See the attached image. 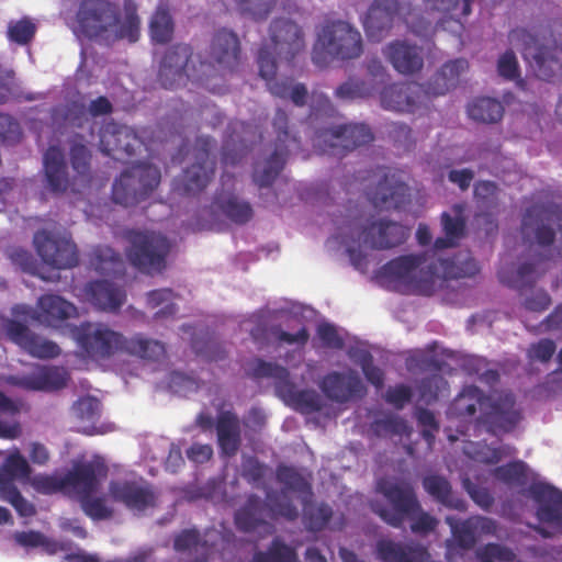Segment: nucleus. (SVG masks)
I'll return each instance as SVG.
<instances>
[{"mask_svg": "<svg viewBox=\"0 0 562 562\" xmlns=\"http://www.w3.org/2000/svg\"><path fill=\"white\" fill-rule=\"evenodd\" d=\"M477 408L481 414L475 418V424L485 426L491 435L510 432L522 418L513 393L502 392L493 397L475 385H467L461 390L449 405L448 416L461 422L472 420Z\"/></svg>", "mask_w": 562, "mask_h": 562, "instance_id": "1", "label": "nucleus"}, {"mask_svg": "<svg viewBox=\"0 0 562 562\" xmlns=\"http://www.w3.org/2000/svg\"><path fill=\"white\" fill-rule=\"evenodd\" d=\"M125 16L120 22V8L110 0H81L76 13L75 32L87 38L127 40L140 36V20L134 0H124Z\"/></svg>", "mask_w": 562, "mask_h": 562, "instance_id": "2", "label": "nucleus"}, {"mask_svg": "<svg viewBox=\"0 0 562 562\" xmlns=\"http://www.w3.org/2000/svg\"><path fill=\"white\" fill-rule=\"evenodd\" d=\"M508 41L521 49L538 79L551 82L562 74V23L553 21L515 27L508 33Z\"/></svg>", "mask_w": 562, "mask_h": 562, "instance_id": "3", "label": "nucleus"}, {"mask_svg": "<svg viewBox=\"0 0 562 562\" xmlns=\"http://www.w3.org/2000/svg\"><path fill=\"white\" fill-rule=\"evenodd\" d=\"M376 491L384 496L390 507L378 501L370 503L371 510L393 528H402L409 519L414 533L427 535L438 526V519L425 512L411 483L386 477L376 482Z\"/></svg>", "mask_w": 562, "mask_h": 562, "instance_id": "4", "label": "nucleus"}, {"mask_svg": "<svg viewBox=\"0 0 562 562\" xmlns=\"http://www.w3.org/2000/svg\"><path fill=\"white\" fill-rule=\"evenodd\" d=\"M363 53L361 33L350 23L341 20L328 21L317 32L312 60L325 67L330 60H351Z\"/></svg>", "mask_w": 562, "mask_h": 562, "instance_id": "5", "label": "nucleus"}, {"mask_svg": "<svg viewBox=\"0 0 562 562\" xmlns=\"http://www.w3.org/2000/svg\"><path fill=\"white\" fill-rule=\"evenodd\" d=\"M198 63L200 72L193 74V78L207 89L210 78L235 72L241 63L238 35L226 27L216 30L205 52L198 55Z\"/></svg>", "mask_w": 562, "mask_h": 562, "instance_id": "6", "label": "nucleus"}, {"mask_svg": "<svg viewBox=\"0 0 562 562\" xmlns=\"http://www.w3.org/2000/svg\"><path fill=\"white\" fill-rule=\"evenodd\" d=\"M71 336L86 361L103 363L124 355L126 336L106 323L82 322L71 328Z\"/></svg>", "mask_w": 562, "mask_h": 562, "instance_id": "7", "label": "nucleus"}, {"mask_svg": "<svg viewBox=\"0 0 562 562\" xmlns=\"http://www.w3.org/2000/svg\"><path fill=\"white\" fill-rule=\"evenodd\" d=\"M356 180L360 182L368 200L375 207L402 210L411 202L408 186L400 173L390 167L376 166L359 171Z\"/></svg>", "mask_w": 562, "mask_h": 562, "instance_id": "8", "label": "nucleus"}, {"mask_svg": "<svg viewBox=\"0 0 562 562\" xmlns=\"http://www.w3.org/2000/svg\"><path fill=\"white\" fill-rule=\"evenodd\" d=\"M247 374L255 379L272 378L277 393L303 414L316 413L323 408V400L315 390H296L285 367L255 358L248 364Z\"/></svg>", "mask_w": 562, "mask_h": 562, "instance_id": "9", "label": "nucleus"}, {"mask_svg": "<svg viewBox=\"0 0 562 562\" xmlns=\"http://www.w3.org/2000/svg\"><path fill=\"white\" fill-rule=\"evenodd\" d=\"M160 179V170L157 167L145 162L133 165L114 180L112 201L125 207L134 206L151 195Z\"/></svg>", "mask_w": 562, "mask_h": 562, "instance_id": "10", "label": "nucleus"}, {"mask_svg": "<svg viewBox=\"0 0 562 562\" xmlns=\"http://www.w3.org/2000/svg\"><path fill=\"white\" fill-rule=\"evenodd\" d=\"M126 256L135 268L147 274L160 273L166 268L171 245L168 238L155 232L130 231Z\"/></svg>", "mask_w": 562, "mask_h": 562, "instance_id": "11", "label": "nucleus"}, {"mask_svg": "<svg viewBox=\"0 0 562 562\" xmlns=\"http://www.w3.org/2000/svg\"><path fill=\"white\" fill-rule=\"evenodd\" d=\"M288 123V114L278 109L272 121L277 133L274 149L268 157L258 159L254 165L252 181L260 189L270 187L280 175L286 162L290 146H299V139L291 135Z\"/></svg>", "mask_w": 562, "mask_h": 562, "instance_id": "12", "label": "nucleus"}, {"mask_svg": "<svg viewBox=\"0 0 562 562\" xmlns=\"http://www.w3.org/2000/svg\"><path fill=\"white\" fill-rule=\"evenodd\" d=\"M215 148L216 140L210 136H200L195 139L194 162L183 170L176 183V190L180 194L195 195L207 187L215 175Z\"/></svg>", "mask_w": 562, "mask_h": 562, "instance_id": "13", "label": "nucleus"}, {"mask_svg": "<svg viewBox=\"0 0 562 562\" xmlns=\"http://www.w3.org/2000/svg\"><path fill=\"white\" fill-rule=\"evenodd\" d=\"M562 207L554 203L533 204L529 206L521 220V236L524 240L535 243L540 247H551L555 240L552 224L560 229Z\"/></svg>", "mask_w": 562, "mask_h": 562, "instance_id": "14", "label": "nucleus"}, {"mask_svg": "<svg viewBox=\"0 0 562 562\" xmlns=\"http://www.w3.org/2000/svg\"><path fill=\"white\" fill-rule=\"evenodd\" d=\"M373 140V134L366 124H345L323 131L316 139L315 146L323 154L336 158L345 157L357 147Z\"/></svg>", "mask_w": 562, "mask_h": 562, "instance_id": "15", "label": "nucleus"}, {"mask_svg": "<svg viewBox=\"0 0 562 562\" xmlns=\"http://www.w3.org/2000/svg\"><path fill=\"white\" fill-rule=\"evenodd\" d=\"M200 72V64L192 58V49L187 44L169 47L159 66L158 80L165 89H176L187 80L200 83L193 74Z\"/></svg>", "mask_w": 562, "mask_h": 562, "instance_id": "16", "label": "nucleus"}, {"mask_svg": "<svg viewBox=\"0 0 562 562\" xmlns=\"http://www.w3.org/2000/svg\"><path fill=\"white\" fill-rule=\"evenodd\" d=\"M33 244L42 261L52 268L70 269L79 262L77 246L70 237L42 229L34 234Z\"/></svg>", "mask_w": 562, "mask_h": 562, "instance_id": "17", "label": "nucleus"}, {"mask_svg": "<svg viewBox=\"0 0 562 562\" xmlns=\"http://www.w3.org/2000/svg\"><path fill=\"white\" fill-rule=\"evenodd\" d=\"M265 47H268L276 61H291L305 49L304 33L296 23L288 19H276L270 25V42L260 48Z\"/></svg>", "mask_w": 562, "mask_h": 562, "instance_id": "18", "label": "nucleus"}, {"mask_svg": "<svg viewBox=\"0 0 562 562\" xmlns=\"http://www.w3.org/2000/svg\"><path fill=\"white\" fill-rule=\"evenodd\" d=\"M430 99L427 87L416 83H391L380 91V102L384 110L398 113H414Z\"/></svg>", "mask_w": 562, "mask_h": 562, "instance_id": "19", "label": "nucleus"}, {"mask_svg": "<svg viewBox=\"0 0 562 562\" xmlns=\"http://www.w3.org/2000/svg\"><path fill=\"white\" fill-rule=\"evenodd\" d=\"M109 495L115 503L126 508L144 512L154 507L157 494L150 483L139 477L137 480H112L109 484Z\"/></svg>", "mask_w": 562, "mask_h": 562, "instance_id": "20", "label": "nucleus"}, {"mask_svg": "<svg viewBox=\"0 0 562 562\" xmlns=\"http://www.w3.org/2000/svg\"><path fill=\"white\" fill-rule=\"evenodd\" d=\"M319 389L324 395L338 404L360 400L367 395V387L356 370L331 371L323 376Z\"/></svg>", "mask_w": 562, "mask_h": 562, "instance_id": "21", "label": "nucleus"}, {"mask_svg": "<svg viewBox=\"0 0 562 562\" xmlns=\"http://www.w3.org/2000/svg\"><path fill=\"white\" fill-rule=\"evenodd\" d=\"M99 137L100 150L115 160L133 156L142 145L139 137L131 127L114 122L105 123L100 130Z\"/></svg>", "mask_w": 562, "mask_h": 562, "instance_id": "22", "label": "nucleus"}, {"mask_svg": "<svg viewBox=\"0 0 562 562\" xmlns=\"http://www.w3.org/2000/svg\"><path fill=\"white\" fill-rule=\"evenodd\" d=\"M83 296L97 311L117 313L126 302L124 288L108 280H93L85 284Z\"/></svg>", "mask_w": 562, "mask_h": 562, "instance_id": "23", "label": "nucleus"}, {"mask_svg": "<svg viewBox=\"0 0 562 562\" xmlns=\"http://www.w3.org/2000/svg\"><path fill=\"white\" fill-rule=\"evenodd\" d=\"M526 495L538 504L537 517L540 521L562 529V491L550 484L538 482L528 487Z\"/></svg>", "mask_w": 562, "mask_h": 562, "instance_id": "24", "label": "nucleus"}, {"mask_svg": "<svg viewBox=\"0 0 562 562\" xmlns=\"http://www.w3.org/2000/svg\"><path fill=\"white\" fill-rule=\"evenodd\" d=\"M108 468L101 461H88L76 463L65 474L66 490L77 493L79 498L98 492L101 480L106 477Z\"/></svg>", "mask_w": 562, "mask_h": 562, "instance_id": "25", "label": "nucleus"}, {"mask_svg": "<svg viewBox=\"0 0 562 562\" xmlns=\"http://www.w3.org/2000/svg\"><path fill=\"white\" fill-rule=\"evenodd\" d=\"M408 236L407 227L385 220L372 222L361 232L362 243L373 249H390L400 246Z\"/></svg>", "mask_w": 562, "mask_h": 562, "instance_id": "26", "label": "nucleus"}, {"mask_svg": "<svg viewBox=\"0 0 562 562\" xmlns=\"http://www.w3.org/2000/svg\"><path fill=\"white\" fill-rule=\"evenodd\" d=\"M400 10L398 0H373L363 20L368 37L376 42L381 41L392 29Z\"/></svg>", "mask_w": 562, "mask_h": 562, "instance_id": "27", "label": "nucleus"}, {"mask_svg": "<svg viewBox=\"0 0 562 562\" xmlns=\"http://www.w3.org/2000/svg\"><path fill=\"white\" fill-rule=\"evenodd\" d=\"M70 381L69 371L61 366H37L31 373L19 379L18 385L27 391L55 392L65 389Z\"/></svg>", "mask_w": 562, "mask_h": 562, "instance_id": "28", "label": "nucleus"}, {"mask_svg": "<svg viewBox=\"0 0 562 562\" xmlns=\"http://www.w3.org/2000/svg\"><path fill=\"white\" fill-rule=\"evenodd\" d=\"M383 55L402 75H413L422 70L424 58L420 49L406 41L396 40L389 43L383 49Z\"/></svg>", "mask_w": 562, "mask_h": 562, "instance_id": "29", "label": "nucleus"}, {"mask_svg": "<svg viewBox=\"0 0 562 562\" xmlns=\"http://www.w3.org/2000/svg\"><path fill=\"white\" fill-rule=\"evenodd\" d=\"M38 319L52 327H59L64 322L78 315L77 307L64 297L44 294L37 302Z\"/></svg>", "mask_w": 562, "mask_h": 562, "instance_id": "30", "label": "nucleus"}, {"mask_svg": "<svg viewBox=\"0 0 562 562\" xmlns=\"http://www.w3.org/2000/svg\"><path fill=\"white\" fill-rule=\"evenodd\" d=\"M424 261L423 255L400 256L383 265L378 277L390 285L408 284L414 272Z\"/></svg>", "mask_w": 562, "mask_h": 562, "instance_id": "31", "label": "nucleus"}, {"mask_svg": "<svg viewBox=\"0 0 562 562\" xmlns=\"http://www.w3.org/2000/svg\"><path fill=\"white\" fill-rule=\"evenodd\" d=\"M217 443L223 454L234 457L241 445V429L238 416L232 411L218 414L216 424Z\"/></svg>", "mask_w": 562, "mask_h": 562, "instance_id": "32", "label": "nucleus"}, {"mask_svg": "<svg viewBox=\"0 0 562 562\" xmlns=\"http://www.w3.org/2000/svg\"><path fill=\"white\" fill-rule=\"evenodd\" d=\"M207 535V531L202 533L195 527L182 529L173 537V549L179 553L194 555L196 562H205L214 547Z\"/></svg>", "mask_w": 562, "mask_h": 562, "instance_id": "33", "label": "nucleus"}, {"mask_svg": "<svg viewBox=\"0 0 562 562\" xmlns=\"http://www.w3.org/2000/svg\"><path fill=\"white\" fill-rule=\"evenodd\" d=\"M211 207L214 213H221L227 220L237 225L248 223L254 216V210L250 203L239 199L234 193H216Z\"/></svg>", "mask_w": 562, "mask_h": 562, "instance_id": "34", "label": "nucleus"}, {"mask_svg": "<svg viewBox=\"0 0 562 562\" xmlns=\"http://www.w3.org/2000/svg\"><path fill=\"white\" fill-rule=\"evenodd\" d=\"M469 69V63L464 58H457L447 61L426 83L430 97L446 94L450 89L457 87L460 77Z\"/></svg>", "mask_w": 562, "mask_h": 562, "instance_id": "35", "label": "nucleus"}, {"mask_svg": "<svg viewBox=\"0 0 562 562\" xmlns=\"http://www.w3.org/2000/svg\"><path fill=\"white\" fill-rule=\"evenodd\" d=\"M43 162L50 191L65 192L69 181L63 150L58 146H49L44 153Z\"/></svg>", "mask_w": 562, "mask_h": 562, "instance_id": "36", "label": "nucleus"}, {"mask_svg": "<svg viewBox=\"0 0 562 562\" xmlns=\"http://www.w3.org/2000/svg\"><path fill=\"white\" fill-rule=\"evenodd\" d=\"M427 554L423 547L403 544L390 539H382L376 543V555L382 562H424Z\"/></svg>", "mask_w": 562, "mask_h": 562, "instance_id": "37", "label": "nucleus"}, {"mask_svg": "<svg viewBox=\"0 0 562 562\" xmlns=\"http://www.w3.org/2000/svg\"><path fill=\"white\" fill-rule=\"evenodd\" d=\"M266 503L256 494H250L246 503L234 514V524L241 532H252L261 526L268 525L265 520Z\"/></svg>", "mask_w": 562, "mask_h": 562, "instance_id": "38", "label": "nucleus"}, {"mask_svg": "<svg viewBox=\"0 0 562 562\" xmlns=\"http://www.w3.org/2000/svg\"><path fill=\"white\" fill-rule=\"evenodd\" d=\"M257 64L259 75L267 82V88L270 93L280 99H288L291 87L293 85L292 78L276 79L277 63L271 58L268 47L260 48L257 56Z\"/></svg>", "mask_w": 562, "mask_h": 562, "instance_id": "39", "label": "nucleus"}, {"mask_svg": "<svg viewBox=\"0 0 562 562\" xmlns=\"http://www.w3.org/2000/svg\"><path fill=\"white\" fill-rule=\"evenodd\" d=\"M124 355L149 362H158L165 358L166 347L157 339L136 333L133 336H126Z\"/></svg>", "mask_w": 562, "mask_h": 562, "instance_id": "40", "label": "nucleus"}, {"mask_svg": "<svg viewBox=\"0 0 562 562\" xmlns=\"http://www.w3.org/2000/svg\"><path fill=\"white\" fill-rule=\"evenodd\" d=\"M423 487L441 505L460 512L467 509L465 501L453 493L452 486L446 477L438 474L426 475L423 479Z\"/></svg>", "mask_w": 562, "mask_h": 562, "instance_id": "41", "label": "nucleus"}, {"mask_svg": "<svg viewBox=\"0 0 562 562\" xmlns=\"http://www.w3.org/2000/svg\"><path fill=\"white\" fill-rule=\"evenodd\" d=\"M544 273L537 261L522 262L516 270L502 267L498 270L499 281L513 289L524 290L535 285L537 280Z\"/></svg>", "mask_w": 562, "mask_h": 562, "instance_id": "42", "label": "nucleus"}, {"mask_svg": "<svg viewBox=\"0 0 562 562\" xmlns=\"http://www.w3.org/2000/svg\"><path fill=\"white\" fill-rule=\"evenodd\" d=\"M250 127L249 124L244 122H235L228 126V130H232V133L228 134L226 139L224 140L222 147V162L225 166H235L241 161V159L247 155L249 148L245 140L235 134L237 131H247Z\"/></svg>", "mask_w": 562, "mask_h": 562, "instance_id": "43", "label": "nucleus"}, {"mask_svg": "<svg viewBox=\"0 0 562 562\" xmlns=\"http://www.w3.org/2000/svg\"><path fill=\"white\" fill-rule=\"evenodd\" d=\"M175 33V22L166 7L159 5L149 22V36L153 43L165 45L169 43Z\"/></svg>", "mask_w": 562, "mask_h": 562, "instance_id": "44", "label": "nucleus"}, {"mask_svg": "<svg viewBox=\"0 0 562 562\" xmlns=\"http://www.w3.org/2000/svg\"><path fill=\"white\" fill-rule=\"evenodd\" d=\"M90 265L101 274L114 276L122 271L123 260L111 247L99 245L91 252Z\"/></svg>", "mask_w": 562, "mask_h": 562, "instance_id": "45", "label": "nucleus"}, {"mask_svg": "<svg viewBox=\"0 0 562 562\" xmlns=\"http://www.w3.org/2000/svg\"><path fill=\"white\" fill-rule=\"evenodd\" d=\"M70 165L83 183L91 181V151L83 144V136L76 135L70 140Z\"/></svg>", "mask_w": 562, "mask_h": 562, "instance_id": "46", "label": "nucleus"}, {"mask_svg": "<svg viewBox=\"0 0 562 562\" xmlns=\"http://www.w3.org/2000/svg\"><path fill=\"white\" fill-rule=\"evenodd\" d=\"M334 515L333 508L327 503L306 502L303 506V522L312 532L324 530Z\"/></svg>", "mask_w": 562, "mask_h": 562, "instance_id": "47", "label": "nucleus"}, {"mask_svg": "<svg viewBox=\"0 0 562 562\" xmlns=\"http://www.w3.org/2000/svg\"><path fill=\"white\" fill-rule=\"evenodd\" d=\"M469 116L477 122L495 123L503 117V104L493 98H477L468 106Z\"/></svg>", "mask_w": 562, "mask_h": 562, "instance_id": "48", "label": "nucleus"}, {"mask_svg": "<svg viewBox=\"0 0 562 562\" xmlns=\"http://www.w3.org/2000/svg\"><path fill=\"white\" fill-rule=\"evenodd\" d=\"M16 544L25 549L42 548L48 555H54L65 548L58 541L46 537L37 530L16 531L13 535Z\"/></svg>", "mask_w": 562, "mask_h": 562, "instance_id": "49", "label": "nucleus"}, {"mask_svg": "<svg viewBox=\"0 0 562 562\" xmlns=\"http://www.w3.org/2000/svg\"><path fill=\"white\" fill-rule=\"evenodd\" d=\"M250 562H300V560L294 548L286 544L280 537H276L267 550L256 552Z\"/></svg>", "mask_w": 562, "mask_h": 562, "instance_id": "50", "label": "nucleus"}, {"mask_svg": "<svg viewBox=\"0 0 562 562\" xmlns=\"http://www.w3.org/2000/svg\"><path fill=\"white\" fill-rule=\"evenodd\" d=\"M509 447H491L486 442H473L467 441L463 447V452L470 459L485 463V464H496L498 463L504 456L509 454Z\"/></svg>", "mask_w": 562, "mask_h": 562, "instance_id": "51", "label": "nucleus"}, {"mask_svg": "<svg viewBox=\"0 0 562 562\" xmlns=\"http://www.w3.org/2000/svg\"><path fill=\"white\" fill-rule=\"evenodd\" d=\"M276 479L282 484L283 492H294L300 494H312L311 484L307 480L294 468L285 464H280L276 470Z\"/></svg>", "mask_w": 562, "mask_h": 562, "instance_id": "52", "label": "nucleus"}, {"mask_svg": "<svg viewBox=\"0 0 562 562\" xmlns=\"http://www.w3.org/2000/svg\"><path fill=\"white\" fill-rule=\"evenodd\" d=\"M493 476L507 484L525 486L528 483V465L521 461H512L494 469Z\"/></svg>", "mask_w": 562, "mask_h": 562, "instance_id": "53", "label": "nucleus"}, {"mask_svg": "<svg viewBox=\"0 0 562 562\" xmlns=\"http://www.w3.org/2000/svg\"><path fill=\"white\" fill-rule=\"evenodd\" d=\"M173 297L175 294L170 289H158L147 293L146 303L149 308L154 310L164 305L155 313V319L169 318L177 314L178 307L173 302Z\"/></svg>", "mask_w": 562, "mask_h": 562, "instance_id": "54", "label": "nucleus"}, {"mask_svg": "<svg viewBox=\"0 0 562 562\" xmlns=\"http://www.w3.org/2000/svg\"><path fill=\"white\" fill-rule=\"evenodd\" d=\"M376 92L374 85H369L366 80L349 78L339 85L335 90V97L340 100L364 99Z\"/></svg>", "mask_w": 562, "mask_h": 562, "instance_id": "55", "label": "nucleus"}, {"mask_svg": "<svg viewBox=\"0 0 562 562\" xmlns=\"http://www.w3.org/2000/svg\"><path fill=\"white\" fill-rule=\"evenodd\" d=\"M447 524L451 527L452 536L459 548L463 550H471L476 543V529L472 518L457 524L453 518L447 517Z\"/></svg>", "mask_w": 562, "mask_h": 562, "instance_id": "56", "label": "nucleus"}, {"mask_svg": "<svg viewBox=\"0 0 562 562\" xmlns=\"http://www.w3.org/2000/svg\"><path fill=\"white\" fill-rule=\"evenodd\" d=\"M441 226L445 235L454 239H461L465 234V218L463 216V206L456 204L451 209V213L443 212L440 216Z\"/></svg>", "mask_w": 562, "mask_h": 562, "instance_id": "57", "label": "nucleus"}, {"mask_svg": "<svg viewBox=\"0 0 562 562\" xmlns=\"http://www.w3.org/2000/svg\"><path fill=\"white\" fill-rule=\"evenodd\" d=\"M353 358L361 368L367 381L374 387L382 389L384 385V372L374 364L371 352L368 350H359Z\"/></svg>", "mask_w": 562, "mask_h": 562, "instance_id": "58", "label": "nucleus"}, {"mask_svg": "<svg viewBox=\"0 0 562 562\" xmlns=\"http://www.w3.org/2000/svg\"><path fill=\"white\" fill-rule=\"evenodd\" d=\"M371 429L378 437H384L387 435L403 436L411 432V428L408 427L406 420L395 415L375 419L371 424Z\"/></svg>", "mask_w": 562, "mask_h": 562, "instance_id": "59", "label": "nucleus"}, {"mask_svg": "<svg viewBox=\"0 0 562 562\" xmlns=\"http://www.w3.org/2000/svg\"><path fill=\"white\" fill-rule=\"evenodd\" d=\"M31 473V468L26 459L19 452L15 451L9 454L3 464L0 467V476L7 479H24Z\"/></svg>", "mask_w": 562, "mask_h": 562, "instance_id": "60", "label": "nucleus"}, {"mask_svg": "<svg viewBox=\"0 0 562 562\" xmlns=\"http://www.w3.org/2000/svg\"><path fill=\"white\" fill-rule=\"evenodd\" d=\"M480 562H514L517 559L515 551L504 544L490 542L476 551Z\"/></svg>", "mask_w": 562, "mask_h": 562, "instance_id": "61", "label": "nucleus"}, {"mask_svg": "<svg viewBox=\"0 0 562 562\" xmlns=\"http://www.w3.org/2000/svg\"><path fill=\"white\" fill-rule=\"evenodd\" d=\"M25 350L29 355L38 359H54L61 353V349L56 342L36 334L30 338Z\"/></svg>", "mask_w": 562, "mask_h": 562, "instance_id": "62", "label": "nucleus"}, {"mask_svg": "<svg viewBox=\"0 0 562 562\" xmlns=\"http://www.w3.org/2000/svg\"><path fill=\"white\" fill-rule=\"evenodd\" d=\"M36 32L35 24L27 18L11 22L8 27V37L19 45L29 44Z\"/></svg>", "mask_w": 562, "mask_h": 562, "instance_id": "63", "label": "nucleus"}, {"mask_svg": "<svg viewBox=\"0 0 562 562\" xmlns=\"http://www.w3.org/2000/svg\"><path fill=\"white\" fill-rule=\"evenodd\" d=\"M498 75L508 81L518 80V85H522L520 79V67L516 54L512 49L503 53L497 60Z\"/></svg>", "mask_w": 562, "mask_h": 562, "instance_id": "64", "label": "nucleus"}]
</instances>
